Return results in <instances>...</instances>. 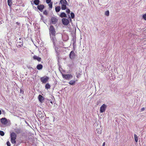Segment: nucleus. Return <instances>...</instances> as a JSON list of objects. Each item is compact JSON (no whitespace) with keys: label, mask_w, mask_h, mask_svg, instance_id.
I'll return each mask as SVG.
<instances>
[{"label":"nucleus","mask_w":146,"mask_h":146,"mask_svg":"<svg viewBox=\"0 0 146 146\" xmlns=\"http://www.w3.org/2000/svg\"><path fill=\"white\" fill-rule=\"evenodd\" d=\"M66 12L68 14H70V10L69 9H66Z\"/></svg>","instance_id":"obj_28"},{"label":"nucleus","mask_w":146,"mask_h":146,"mask_svg":"<svg viewBox=\"0 0 146 146\" xmlns=\"http://www.w3.org/2000/svg\"><path fill=\"white\" fill-rule=\"evenodd\" d=\"M134 137L135 139V141L136 142H137L138 140V136L137 135L135 134H134Z\"/></svg>","instance_id":"obj_22"},{"label":"nucleus","mask_w":146,"mask_h":146,"mask_svg":"<svg viewBox=\"0 0 146 146\" xmlns=\"http://www.w3.org/2000/svg\"><path fill=\"white\" fill-rule=\"evenodd\" d=\"M99 101H98L97 102V103H98V104L99 103Z\"/></svg>","instance_id":"obj_43"},{"label":"nucleus","mask_w":146,"mask_h":146,"mask_svg":"<svg viewBox=\"0 0 146 146\" xmlns=\"http://www.w3.org/2000/svg\"><path fill=\"white\" fill-rule=\"evenodd\" d=\"M144 109H145L144 108H143L141 109V111H143L144 110Z\"/></svg>","instance_id":"obj_38"},{"label":"nucleus","mask_w":146,"mask_h":146,"mask_svg":"<svg viewBox=\"0 0 146 146\" xmlns=\"http://www.w3.org/2000/svg\"><path fill=\"white\" fill-rule=\"evenodd\" d=\"M55 50L56 52L57 53V54H58V52H57V49L56 48H55Z\"/></svg>","instance_id":"obj_35"},{"label":"nucleus","mask_w":146,"mask_h":146,"mask_svg":"<svg viewBox=\"0 0 146 146\" xmlns=\"http://www.w3.org/2000/svg\"><path fill=\"white\" fill-rule=\"evenodd\" d=\"M39 101L41 103H43L44 102V98L41 95H39L38 97Z\"/></svg>","instance_id":"obj_11"},{"label":"nucleus","mask_w":146,"mask_h":146,"mask_svg":"<svg viewBox=\"0 0 146 146\" xmlns=\"http://www.w3.org/2000/svg\"><path fill=\"white\" fill-rule=\"evenodd\" d=\"M69 57L71 60L74 59L76 56V54L73 51H72L70 52L69 55Z\"/></svg>","instance_id":"obj_7"},{"label":"nucleus","mask_w":146,"mask_h":146,"mask_svg":"<svg viewBox=\"0 0 146 146\" xmlns=\"http://www.w3.org/2000/svg\"><path fill=\"white\" fill-rule=\"evenodd\" d=\"M33 58L35 60H37L38 62H40L41 60V58L37 56L36 55H34L33 57Z\"/></svg>","instance_id":"obj_14"},{"label":"nucleus","mask_w":146,"mask_h":146,"mask_svg":"<svg viewBox=\"0 0 146 146\" xmlns=\"http://www.w3.org/2000/svg\"><path fill=\"white\" fill-rule=\"evenodd\" d=\"M15 132L17 133H19L20 132V131L19 129H17L15 130Z\"/></svg>","instance_id":"obj_30"},{"label":"nucleus","mask_w":146,"mask_h":146,"mask_svg":"<svg viewBox=\"0 0 146 146\" xmlns=\"http://www.w3.org/2000/svg\"><path fill=\"white\" fill-rule=\"evenodd\" d=\"M43 13L44 14L46 15H47L48 14V13L46 10H45L43 12Z\"/></svg>","instance_id":"obj_29"},{"label":"nucleus","mask_w":146,"mask_h":146,"mask_svg":"<svg viewBox=\"0 0 146 146\" xmlns=\"http://www.w3.org/2000/svg\"><path fill=\"white\" fill-rule=\"evenodd\" d=\"M76 77H78V75H77L76 76Z\"/></svg>","instance_id":"obj_42"},{"label":"nucleus","mask_w":146,"mask_h":146,"mask_svg":"<svg viewBox=\"0 0 146 146\" xmlns=\"http://www.w3.org/2000/svg\"><path fill=\"white\" fill-rule=\"evenodd\" d=\"M7 3L8 5L11 7L12 3V0H7Z\"/></svg>","instance_id":"obj_17"},{"label":"nucleus","mask_w":146,"mask_h":146,"mask_svg":"<svg viewBox=\"0 0 146 146\" xmlns=\"http://www.w3.org/2000/svg\"><path fill=\"white\" fill-rule=\"evenodd\" d=\"M0 135L1 136H3L4 135V133L3 131H0Z\"/></svg>","instance_id":"obj_27"},{"label":"nucleus","mask_w":146,"mask_h":146,"mask_svg":"<svg viewBox=\"0 0 146 146\" xmlns=\"http://www.w3.org/2000/svg\"><path fill=\"white\" fill-rule=\"evenodd\" d=\"M60 3L61 5V9L62 10H65L66 9V5L67 2L66 0H61Z\"/></svg>","instance_id":"obj_4"},{"label":"nucleus","mask_w":146,"mask_h":146,"mask_svg":"<svg viewBox=\"0 0 146 146\" xmlns=\"http://www.w3.org/2000/svg\"><path fill=\"white\" fill-rule=\"evenodd\" d=\"M49 78L46 76H45L42 77L40 78V80L41 82L43 84H45L48 81Z\"/></svg>","instance_id":"obj_6"},{"label":"nucleus","mask_w":146,"mask_h":146,"mask_svg":"<svg viewBox=\"0 0 146 146\" xmlns=\"http://www.w3.org/2000/svg\"><path fill=\"white\" fill-rule=\"evenodd\" d=\"M45 87L46 89H50V86L48 83H47L45 85Z\"/></svg>","instance_id":"obj_21"},{"label":"nucleus","mask_w":146,"mask_h":146,"mask_svg":"<svg viewBox=\"0 0 146 146\" xmlns=\"http://www.w3.org/2000/svg\"><path fill=\"white\" fill-rule=\"evenodd\" d=\"M52 2H50L48 4V6H49V8L50 9H52Z\"/></svg>","instance_id":"obj_23"},{"label":"nucleus","mask_w":146,"mask_h":146,"mask_svg":"<svg viewBox=\"0 0 146 146\" xmlns=\"http://www.w3.org/2000/svg\"><path fill=\"white\" fill-rule=\"evenodd\" d=\"M70 15H71L72 18L74 19V16H75L74 14L72 12V13H71L70 14Z\"/></svg>","instance_id":"obj_25"},{"label":"nucleus","mask_w":146,"mask_h":146,"mask_svg":"<svg viewBox=\"0 0 146 146\" xmlns=\"http://www.w3.org/2000/svg\"><path fill=\"white\" fill-rule=\"evenodd\" d=\"M11 142L12 144H14L16 143L15 140L16 139L17 135L14 132L11 133Z\"/></svg>","instance_id":"obj_2"},{"label":"nucleus","mask_w":146,"mask_h":146,"mask_svg":"<svg viewBox=\"0 0 146 146\" xmlns=\"http://www.w3.org/2000/svg\"><path fill=\"white\" fill-rule=\"evenodd\" d=\"M60 6H58L55 8V10L57 12H59L60 11Z\"/></svg>","instance_id":"obj_18"},{"label":"nucleus","mask_w":146,"mask_h":146,"mask_svg":"<svg viewBox=\"0 0 146 146\" xmlns=\"http://www.w3.org/2000/svg\"><path fill=\"white\" fill-rule=\"evenodd\" d=\"M105 143L104 142L102 146H105Z\"/></svg>","instance_id":"obj_37"},{"label":"nucleus","mask_w":146,"mask_h":146,"mask_svg":"<svg viewBox=\"0 0 146 146\" xmlns=\"http://www.w3.org/2000/svg\"><path fill=\"white\" fill-rule=\"evenodd\" d=\"M105 15L107 16H108L109 15V11H107L105 12Z\"/></svg>","instance_id":"obj_24"},{"label":"nucleus","mask_w":146,"mask_h":146,"mask_svg":"<svg viewBox=\"0 0 146 146\" xmlns=\"http://www.w3.org/2000/svg\"><path fill=\"white\" fill-rule=\"evenodd\" d=\"M44 6L43 5L40 4V5H38L37 6V8L40 11L42 12L43 10V9L44 8Z\"/></svg>","instance_id":"obj_12"},{"label":"nucleus","mask_w":146,"mask_h":146,"mask_svg":"<svg viewBox=\"0 0 146 146\" xmlns=\"http://www.w3.org/2000/svg\"><path fill=\"white\" fill-rule=\"evenodd\" d=\"M17 46L22 47L23 46V40L21 38H19L17 44Z\"/></svg>","instance_id":"obj_10"},{"label":"nucleus","mask_w":146,"mask_h":146,"mask_svg":"<svg viewBox=\"0 0 146 146\" xmlns=\"http://www.w3.org/2000/svg\"><path fill=\"white\" fill-rule=\"evenodd\" d=\"M142 17L144 20L146 21V13L143 15Z\"/></svg>","instance_id":"obj_26"},{"label":"nucleus","mask_w":146,"mask_h":146,"mask_svg":"<svg viewBox=\"0 0 146 146\" xmlns=\"http://www.w3.org/2000/svg\"><path fill=\"white\" fill-rule=\"evenodd\" d=\"M1 110H0V115H1Z\"/></svg>","instance_id":"obj_40"},{"label":"nucleus","mask_w":146,"mask_h":146,"mask_svg":"<svg viewBox=\"0 0 146 146\" xmlns=\"http://www.w3.org/2000/svg\"><path fill=\"white\" fill-rule=\"evenodd\" d=\"M68 15V17H69V18H70V21H71L72 20H71V18H70V15Z\"/></svg>","instance_id":"obj_36"},{"label":"nucleus","mask_w":146,"mask_h":146,"mask_svg":"<svg viewBox=\"0 0 146 146\" xmlns=\"http://www.w3.org/2000/svg\"><path fill=\"white\" fill-rule=\"evenodd\" d=\"M23 92H24V91H23V90L21 89H20V93L23 94Z\"/></svg>","instance_id":"obj_34"},{"label":"nucleus","mask_w":146,"mask_h":146,"mask_svg":"<svg viewBox=\"0 0 146 146\" xmlns=\"http://www.w3.org/2000/svg\"><path fill=\"white\" fill-rule=\"evenodd\" d=\"M51 0H46V2L47 3L49 4L51 2Z\"/></svg>","instance_id":"obj_31"},{"label":"nucleus","mask_w":146,"mask_h":146,"mask_svg":"<svg viewBox=\"0 0 146 146\" xmlns=\"http://www.w3.org/2000/svg\"><path fill=\"white\" fill-rule=\"evenodd\" d=\"M107 108V106L105 104H103L100 107V112L101 113L104 112Z\"/></svg>","instance_id":"obj_8"},{"label":"nucleus","mask_w":146,"mask_h":146,"mask_svg":"<svg viewBox=\"0 0 146 146\" xmlns=\"http://www.w3.org/2000/svg\"><path fill=\"white\" fill-rule=\"evenodd\" d=\"M62 21L63 24L64 25H67L69 23V20L66 18H63Z\"/></svg>","instance_id":"obj_9"},{"label":"nucleus","mask_w":146,"mask_h":146,"mask_svg":"<svg viewBox=\"0 0 146 146\" xmlns=\"http://www.w3.org/2000/svg\"><path fill=\"white\" fill-rule=\"evenodd\" d=\"M49 32L51 39L52 41L53 44L55 46V43L57 41L56 38V32L53 26H50L49 28Z\"/></svg>","instance_id":"obj_1"},{"label":"nucleus","mask_w":146,"mask_h":146,"mask_svg":"<svg viewBox=\"0 0 146 146\" xmlns=\"http://www.w3.org/2000/svg\"><path fill=\"white\" fill-rule=\"evenodd\" d=\"M40 2V1L39 0H35L34 1V3L36 5H38L39 4Z\"/></svg>","instance_id":"obj_19"},{"label":"nucleus","mask_w":146,"mask_h":146,"mask_svg":"<svg viewBox=\"0 0 146 146\" xmlns=\"http://www.w3.org/2000/svg\"><path fill=\"white\" fill-rule=\"evenodd\" d=\"M57 19L55 17H52L51 19V22L52 24H55L57 22Z\"/></svg>","instance_id":"obj_13"},{"label":"nucleus","mask_w":146,"mask_h":146,"mask_svg":"<svg viewBox=\"0 0 146 146\" xmlns=\"http://www.w3.org/2000/svg\"><path fill=\"white\" fill-rule=\"evenodd\" d=\"M42 65L40 64H38L36 66L38 70H40L42 69Z\"/></svg>","instance_id":"obj_16"},{"label":"nucleus","mask_w":146,"mask_h":146,"mask_svg":"<svg viewBox=\"0 0 146 146\" xmlns=\"http://www.w3.org/2000/svg\"><path fill=\"white\" fill-rule=\"evenodd\" d=\"M16 23L17 24H19L18 22H17Z\"/></svg>","instance_id":"obj_39"},{"label":"nucleus","mask_w":146,"mask_h":146,"mask_svg":"<svg viewBox=\"0 0 146 146\" xmlns=\"http://www.w3.org/2000/svg\"><path fill=\"white\" fill-rule=\"evenodd\" d=\"M25 122H26V123L27 124V122L26 121H25Z\"/></svg>","instance_id":"obj_41"},{"label":"nucleus","mask_w":146,"mask_h":146,"mask_svg":"<svg viewBox=\"0 0 146 146\" xmlns=\"http://www.w3.org/2000/svg\"><path fill=\"white\" fill-rule=\"evenodd\" d=\"M27 67L30 70H31V69H32L33 70V69L32 67L29 66H27Z\"/></svg>","instance_id":"obj_33"},{"label":"nucleus","mask_w":146,"mask_h":146,"mask_svg":"<svg viewBox=\"0 0 146 146\" xmlns=\"http://www.w3.org/2000/svg\"><path fill=\"white\" fill-rule=\"evenodd\" d=\"M62 76L63 78L67 80H70L73 77V76L71 74H62Z\"/></svg>","instance_id":"obj_5"},{"label":"nucleus","mask_w":146,"mask_h":146,"mask_svg":"<svg viewBox=\"0 0 146 146\" xmlns=\"http://www.w3.org/2000/svg\"><path fill=\"white\" fill-rule=\"evenodd\" d=\"M75 81L74 80H71L69 83L71 85H73L75 84Z\"/></svg>","instance_id":"obj_20"},{"label":"nucleus","mask_w":146,"mask_h":146,"mask_svg":"<svg viewBox=\"0 0 146 146\" xmlns=\"http://www.w3.org/2000/svg\"><path fill=\"white\" fill-rule=\"evenodd\" d=\"M0 120L3 125H9L10 121L9 120H7L5 118H2L0 119Z\"/></svg>","instance_id":"obj_3"},{"label":"nucleus","mask_w":146,"mask_h":146,"mask_svg":"<svg viewBox=\"0 0 146 146\" xmlns=\"http://www.w3.org/2000/svg\"><path fill=\"white\" fill-rule=\"evenodd\" d=\"M60 16L61 18H63V17L67 18V16L66 15L64 12L61 13L60 15Z\"/></svg>","instance_id":"obj_15"},{"label":"nucleus","mask_w":146,"mask_h":146,"mask_svg":"<svg viewBox=\"0 0 146 146\" xmlns=\"http://www.w3.org/2000/svg\"><path fill=\"white\" fill-rule=\"evenodd\" d=\"M7 146H11V144L9 141H7Z\"/></svg>","instance_id":"obj_32"}]
</instances>
